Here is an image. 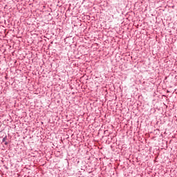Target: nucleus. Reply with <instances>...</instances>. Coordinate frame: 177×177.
Segmentation results:
<instances>
[{
	"instance_id": "nucleus-1",
	"label": "nucleus",
	"mask_w": 177,
	"mask_h": 177,
	"mask_svg": "<svg viewBox=\"0 0 177 177\" xmlns=\"http://www.w3.org/2000/svg\"><path fill=\"white\" fill-rule=\"evenodd\" d=\"M3 140H5V138H3Z\"/></svg>"
}]
</instances>
